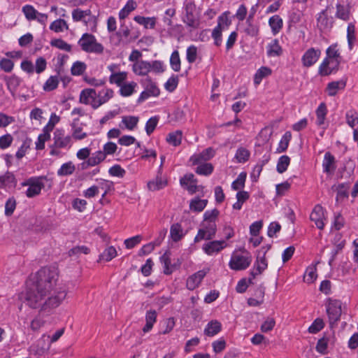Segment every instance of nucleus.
Returning a JSON list of instances; mask_svg holds the SVG:
<instances>
[{
	"label": "nucleus",
	"instance_id": "f257e3e1",
	"mask_svg": "<svg viewBox=\"0 0 358 358\" xmlns=\"http://www.w3.org/2000/svg\"><path fill=\"white\" fill-rule=\"evenodd\" d=\"M58 269L56 266L43 267L37 272V283L29 288L26 293L27 304L32 308H41L46 297L45 289H50L58 280Z\"/></svg>",
	"mask_w": 358,
	"mask_h": 358
},
{
	"label": "nucleus",
	"instance_id": "f03ea898",
	"mask_svg": "<svg viewBox=\"0 0 358 358\" xmlns=\"http://www.w3.org/2000/svg\"><path fill=\"white\" fill-rule=\"evenodd\" d=\"M55 285L51 289H45L47 299L45 298L44 303L42 306V311H50L58 307L63 300L66 298L67 291L64 288H59L54 289Z\"/></svg>",
	"mask_w": 358,
	"mask_h": 358
},
{
	"label": "nucleus",
	"instance_id": "7ed1b4c3",
	"mask_svg": "<svg viewBox=\"0 0 358 358\" xmlns=\"http://www.w3.org/2000/svg\"><path fill=\"white\" fill-rule=\"evenodd\" d=\"M252 261L251 254L245 250L234 251L229 262V266L234 271H243L249 267Z\"/></svg>",
	"mask_w": 358,
	"mask_h": 358
},
{
	"label": "nucleus",
	"instance_id": "20e7f679",
	"mask_svg": "<svg viewBox=\"0 0 358 358\" xmlns=\"http://www.w3.org/2000/svg\"><path fill=\"white\" fill-rule=\"evenodd\" d=\"M80 49L87 53L100 55L103 52V45L99 43L96 37L89 33L83 34L78 41Z\"/></svg>",
	"mask_w": 358,
	"mask_h": 358
},
{
	"label": "nucleus",
	"instance_id": "39448f33",
	"mask_svg": "<svg viewBox=\"0 0 358 358\" xmlns=\"http://www.w3.org/2000/svg\"><path fill=\"white\" fill-rule=\"evenodd\" d=\"M183 10V22L189 27L196 28L199 25V17L196 14V5L193 1L185 0Z\"/></svg>",
	"mask_w": 358,
	"mask_h": 358
},
{
	"label": "nucleus",
	"instance_id": "423d86ee",
	"mask_svg": "<svg viewBox=\"0 0 358 358\" xmlns=\"http://www.w3.org/2000/svg\"><path fill=\"white\" fill-rule=\"evenodd\" d=\"M143 87V91L140 94L138 98V102L142 103L151 96L157 97L160 94V90L157 83L150 78H146L141 81Z\"/></svg>",
	"mask_w": 358,
	"mask_h": 358
},
{
	"label": "nucleus",
	"instance_id": "0eeeda50",
	"mask_svg": "<svg viewBox=\"0 0 358 358\" xmlns=\"http://www.w3.org/2000/svg\"><path fill=\"white\" fill-rule=\"evenodd\" d=\"M45 177H31L22 183V186H28L26 195L29 198L38 195L44 187L43 180Z\"/></svg>",
	"mask_w": 358,
	"mask_h": 358
},
{
	"label": "nucleus",
	"instance_id": "6e6552de",
	"mask_svg": "<svg viewBox=\"0 0 358 358\" xmlns=\"http://www.w3.org/2000/svg\"><path fill=\"white\" fill-rule=\"evenodd\" d=\"M72 19L74 22H83L86 26L96 27V17L92 14L90 9H74L72 11Z\"/></svg>",
	"mask_w": 358,
	"mask_h": 358
},
{
	"label": "nucleus",
	"instance_id": "1a4fd4ad",
	"mask_svg": "<svg viewBox=\"0 0 358 358\" xmlns=\"http://www.w3.org/2000/svg\"><path fill=\"white\" fill-rule=\"evenodd\" d=\"M327 314L331 324L337 322L341 317L342 309L341 302L338 300L329 299L325 303Z\"/></svg>",
	"mask_w": 358,
	"mask_h": 358
},
{
	"label": "nucleus",
	"instance_id": "9d476101",
	"mask_svg": "<svg viewBox=\"0 0 358 358\" xmlns=\"http://www.w3.org/2000/svg\"><path fill=\"white\" fill-rule=\"evenodd\" d=\"M22 11L26 19L29 21H37L44 27L48 22V16L47 14L39 13L31 5H25L22 7Z\"/></svg>",
	"mask_w": 358,
	"mask_h": 358
},
{
	"label": "nucleus",
	"instance_id": "9b49d317",
	"mask_svg": "<svg viewBox=\"0 0 358 358\" xmlns=\"http://www.w3.org/2000/svg\"><path fill=\"white\" fill-rule=\"evenodd\" d=\"M310 220L319 229H322L327 222V211L322 206L316 205L310 213Z\"/></svg>",
	"mask_w": 358,
	"mask_h": 358
},
{
	"label": "nucleus",
	"instance_id": "f8f14e48",
	"mask_svg": "<svg viewBox=\"0 0 358 358\" xmlns=\"http://www.w3.org/2000/svg\"><path fill=\"white\" fill-rule=\"evenodd\" d=\"M229 246L225 240L209 241L205 243L202 246V250L208 256L217 255L222 250Z\"/></svg>",
	"mask_w": 358,
	"mask_h": 358
},
{
	"label": "nucleus",
	"instance_id": "ddd939ff",
	"mask_svg": "<svg viewBox=\"0 0 358 358\" xmlns=\"http://www.w3.org/2000/svg\"><path fill=\"white\" fill-rule=\"evenodd\" d=\"M54 146L58 148L69 150L72 146V137L65 135L64 130L57 129L53 134Z\"/></svg>",
	"mask_w": 358,
	"mask_h": 358
},
{
	"label": "nucleus",
	"instance_id": "4468645a",
	"mask_svg": "<svg viewBox=\"0 0 358 358\" xmlns=\"http://www.w3.org/2000/svg\"><path fill=\"white\" fill-rule=\"evenodd\" d=\"M216 233L215 222H204L203 227L198 231L194 238V242H199L201 240H211Z\"/></svg>",
	"mask_w": 358,
	"mask_h": 358
},
{
	"label": "nucleus",
	"instance_id": "2eb2a0df",
	"mask_svg": "<svg viewBox=\"0 0 358 358\" xmlns=\"http://www.w3.org/2000/svg\"><path fill=\"white\" fill-rule=\"evenodd\" d=\"M48 339L49 336L43 334L37 341L36 344L32 345L29 347L30 353L38 357L43 355L50 348V343H49Z\"/></svg>",
	"mask_w": 358,
	"mask_h": 358
},
{
	"label": "nucleus",
	"instance_id": "dca6fc26",
	"mask_svg": "<svg viewBox=\"0 0 358 358\" xmlns=\"http://www.w3.org/2000/svg\"><path fill=\"white\" fill-rule=\"evenodd\" d=\"M80 102L85 105H90L93 108H99L97 100V92L95 90L91 88H86L80 92Z\"/></svg>",
	"mask_w": 358,
	"mask_h": 358
},
{
	"label": "nucleus",
	"instance_id": "f3484780",
	"mask_svg": "<svg viewBox=\"0 0 358 358\" xmlns=\"http://www.w3.org/2000/svg\"><path fill=\"white\" fill-rule=\"evenodd\" d=\"M341 61L329 59H324L318 67V74L322 76H327L336 73L340 65Z\"/></svg>",
	"mask_w": 358,
	"mask_h": 358
},
{
	"label": "nucleus",
	"instance_id": "a211bd4d",
	"mask_svg": "<svg viewBox=\"0 0 358 358\" xmlns=\"http://www.w3.org/2000/svg\"><path fill=\"white\" fill-rule=\"evenodd\" d=\"M321 50L319 48H310L305 51L301 57V63L304 67H310L317 62L320 56Z\"/></svg>",
	"mask_w": 358,
	"mask_h": 358
},
{
	"label": "nucleus",
	"instance_id": "6ab92c4d",
	"mask_svg": "<svg viewBox=\"0 0 358 358\" xmlns=\"http://www.w3.org/2000/svg\"><path fill=\"white\" fill-rule=\"evenodd\" d=\"M266 52L268 57H280L283 55L284 49L278 38H273L267 43Z\"/></svg>",
	"mask_w": 358,
	"mask_h": 358
},
{
	"label": "nucleus",
	"instance_id": "aec40b11",
	"mask_svg": "<svg viewBox=\"0 0 358 358\" xmlns=\"http://www.w3.org/2000/svg\"><path fill=\"white\" fill-rule=\"evenodd\" d=\"M208 271V269H203L189 275L186 280L187 288L189 290H194L197 288L206 275Z\"/></svg>",
	"mask_w": 358,
	"mask_h": 358
},
{
	"label": "nucleus",
	"instance_id": "412c9836",
	"mask_svg": "<svg viewBox=\"0 0 358 358\" xmlns=\"http://www.w3.org/2000/svg\"><path fill=\"white\" fill-rule=\"evenodd\" d=\"M160 262L163 265L164 273L166 275L171 274L176 271L180 265V262L178 259H174L173 262H171L170 255L168 252H165L161 257Z\"/></svg>",
	"mask_w": 358,
	"mask_h": 358
},
{
	"label": "nucleus",
	"instance_id": "4be33fe9",
	"mask_svg": "<svg viewBox=\"0 0 358 358\" xmlns=\"http://www.w3.org/2000/svg\"><path fill=\"white\" fill-rule=\"evenodd\" d=\"M268 250V248H262L259 251L257 257L256 262L255 263V271L252 272L253 276L262 273L267 268V262L264 257L266 252Z\"/></svg>",
	"mask_w": 358,
	"mask_h": 358
},
{
	"label": "nucleus",
	"instance_id": "5701e85b",
	"mask_svg": "<svg viewBox=\"0 0 358 358\" xmlns=\"http://www.w3.org/2000/svg\"><path fill=\"white\" fill-rule=\"evenodd\" d=\"M347 83V78H342L338 80H334L327 84L326 92L329 96H336L340 91L344 90Z\"/></svg>",
	"mask_w": 358,
	"mask_h": 358
},
{
	"label": "nucleus",
	"instance_id": "b1692460",
	"mask_svg": "<svg viewBox=\"0 0 358 358\" xmlns=\"http://www.w3.org/2000/svg\"><path fill=\"white\" fill-rule=\"evenodd\" d=\"M215 152L211 148H208L203 150L200 153L194 154L189 158V162L192 164H201V162H206L215 156Z\"/></svg>",
	"mask_w": 358,
	"mask_h": 358
},
{
	"label": "nucleus",
	"instance_id": "393cba45",
	"mask_svg": "<svg viewBox=\"0 0 358 358\" xmlns=\"http://www.w3.org/2000/svg\"><path fill=\"white\" fill-rule=\"evenodd\" d=\"M106 160V157L101 152V150H97L90 154V157L87 161L83 162L81 165L83 169H87L99 166Z\"/></svg>",
	"mask_w": 358,
	"mask_h": 358
},
{
	"label": "nucleus",
	"instance_id": "a878e982",
	"mask_svg": "<svg viewBox=\"0 0 358 358\" xmlns=\"http://www.w3.org/2000/svg\"><path fill=\"white\" fill-rule=\"evenodd\" d=\"M182 187L187 189L190 194H194L199 191V186L196 185V180L192 173L186 174L180 180Z\"/></svg>",
	"mask_w": 358,
	"mask_h": 358
},
{
	"label": "nucleus",
	"instance_id": "bb28decb",
	"mask_svg": "<svg viewBox=\"0 0 358 358\" xmlns=\"http://www.w3.org/2000/svg\"><path fill=\"white\" fill-rule=\"evenodd\" d=\"M322 166L323 172L327 174L331 175L336 170V166L335 157L329 152L324 154Z\"/></svg>",
	"mask_w": 358,
	"mask_h": 358
},
{
	"label": "nucleus",
	"instance_id": "cd10ccee",
	"mask_svg": "<svg viewBox=\"0 0 358 358\" xmlns=\"http://www.w3.org/2000/svg\"><path fill=\"white\" fill-rule=\"evenodd\" d=\"M243 32L250 37H257L259 35V24L252 20V16H248L246 19Z\"/></svg>",
	"mask_w": 358,
	"mask_h": 358
},
{
	"label": "nucleus",
	"instance_id": "c85d7f7f",
	"mask_svg": "<svg viewBox=\"0 0 358 358\" xmlns=\"http://www.w3.org/2000/svg\"><path fill=\"white\" fill-rule=\"evenodd\" d=\"M167 184L166 178L158 174L154 179L148 181L147 186L150 191L155 192L164 188Z\"/></svg>",
	"mask_w": 358,
	"mask_h": 358
},
{
	"label": "nucleus",
	"instance_id": "c756f323",
	"mask_svg": "<svg viewBox=\"0 0 358 358\" xmlns=\"http://www.w3.org/2000/svg\"><path fill=\"white\" fill-rule=\"evenodd\" d=\"M273 36L278 34L283 27V20L278 15L271 16L268 21Z\"/></svg>",
	"mask_w": 358,
	"mask_h": 358
},
{
	"label": "nucleus",
	"instance_id": "7c9ffc66",
	"mask_svg": "<svg viewBox=\"0 0 358 358\" xmlns=\"http://www.w3.org/2000/svg\"><path fill=\"white\" fill-rule=\"evenodd\" d=\"M133 73L136 76H146L150 73V62L142 60L131 64Z\"/></svg>",
	"mask_w": 358,
	"mask_h": 358
},
{
	"label": "nucleus",
	"instance_id": "2f4dec72",
	"mask_svg": "<svg viewBox=\"0 0 358 358\" xmlns=\"http://www.w3.org/2000/svg\"><path fill=\"white\" fill-rule=\"evenodd\" d=\"M222 324L217 320H212L206 324L203 333L206 336L213 337L219 334L222 330Z\"/></svg>",
	"mask_w": 358,
	"mask_h": 358
},
{
	"label": "nucleus",
	"instance_id": "473e14b6",
	"mask_svg": "<svg viewBox=\"0 0 358 358\" xmlns=\"http://www.w3.org/2000/svg\"><path fill=\"white\" fill-rule=\"evenodd\" d=\"M137 83L134 81L126 82L120 87L118 93L122 97H129L136 92Z\"/></svg>",
	"mask_w": 358,
	"mask_h": 358
},
{
	"label": "nucleus",
	"instance_id": "72a5a7b5",
	"mask_svg": "<svg viewBox=\"0 0 358 358\" xmlns=\"http://www.w3.org/2000/svg\"><path fill=\"white\" fill-rule=\"evenodd\" d=\"M187 231L184 230L182 225L179 223L173 224L170 228V237L174 242H178L182 239L186 235Z\"/></svg>",
	"mask_w": 358,
	"mask_h": 358
},
{
	"label": "nucleus",
	"instance_id": "f704fd0d",
	"mask_svg": "<svg viewBox=\"0 0 358 358\" xmlns=\"http://www.w3.org/2000/svg\"><path fill=\"white\" fill-rule=\"evenodd\" d=\"M134 20L138 24L143 26L145 29H154L156 25L157 18L155 17H144L136 15Z\"/></svg>",
	"mask_w": 358,
	"mask_h": 358
},
{
	"label": "nucleus",
	"instance_id": "c9c22d12",
	"mask_svg": "<svg viewBox=\"0 0 358 358\" xmlns=\"http://www.w3.org/2000/svg\"><path fill=\"white\" fill-rule=\"evenodd\" d=\"M157 313L155 310H150L146 312L145 314V324L143 327V333H148L150 331L157 322Z\"/></svg>",
	"mask_w": 358,
	"mask_h": 358
},
{
	"label": "nucleus",
	"instance_id": "e433bc0d",
	"mask_svg": "<svg viewBox=\"0 0 358 358\" xmlns=\"http://www.w3.org/2000/svg\"><path fill=\"white\" fill-rule=\"evenodd\" d=\"M272 74V69L268 66H261L258 69L254 76V84L259 85L262 80Z\"/></svg>",
	"mask_w": 358,
	"mask_h": 358
},
{
	"label": "nucleus",
	"instance_id": "4c0bfd02",
	"mask_svg": "<svg viewBox=\"0 0 358 358\" xmlns=\"http://www.w3.org/2000/svg\"><path fill=\"white\" fill-rule=\"evenodd\" d=\"M114 95L113 90L109 87H104L97 93L99 107L107 103Z\"/></svg>",
	"mask_w": 358,
	"mask_h": 358
},
{
	"label": "nucleus",
	"instance_id": "58836bf2",
	"mask_svg": "<svg viewBox=\"0 0 358 358\" xmlns=\"http://www.w3.org/2000/svg\"><path fill=\"white\" fill-rule=\"evenodd\" d=\"M336 17L343 21H348L350 18V8L348 5L336 4Z\"/></svg>",
	"mask_w": 358,
	"mask_h": 358
},
{
	"label": "nucleus",
	"instance_id": "ea45409f",
	"mask_svg": "<svg viewBox=\"0 0 358 358\" xmlns=\"http://www.w3.org/2000/svg\"><path fill=\"white\" fill-rule=\"evenodd\" d=\"M139 119L136 116L127 115L122 117V121L120 124V127H124L127 129L131 131L134 130L138 124Z\"/></svg>",
	"mask_w": 358,
	"mask_h": 358
},
{
	"label": "nucleus",
	"instance_id": "a19ab883",
	"mask_svg": "<svg viewBox=\"0 0 358 358\" xmlns=\"http://www.w3.org/2000/svg\"><path fill=\"white\" fill-rule=\"evenodd\" d=\"M250 157V152L246 148L239 147L236 151L234 161L236 163L243 164L248 162Z\"/></svg>",
	"mask_w": 358,
	"mask_h": 358
},
{
	"label": "nucleus",
	"instance_id": "79ce46f5",
	"mask_svg": "<svg viewBox=\"0 0 358 358\" xmlns=\"http://www.w3.org/2000/svg\"><path fill=\"white\" fill-rule=\"evenodd\" d=\"M128 73L127 71H120L117 73L110 74L109 76V83L120 87L127 80Z\"/></svg>",
	"mask_w": 358,
	"mask_h": 358
},
{
	"label": "nucleus",
	"instance_id": "37998d69",
	"mask_svg": "<svg viewBox=\"0 0 358 358\" xmlns=\"http://www.w3.org/2000/svg\"><path fill=\"white\" fill-rule=\"evenodd\" d=\"M327 108L324 103H321L315 110L316 124L321 127L324 124L327 114Z\"/></svg>",
	"mask_w": 358,
	"mask_h": 358
},
{
	"label": "nucleus",
	"instance_id": "c03bdc74",
	"mask_svg": "<svg viewBox=\"0 0 358 358\" xmlns=\"http://www.w3.org/2000/svg\"><path fill=\"white\" fill-rule=\"evenodd\" d=\"M331 343H332L331 338L324 336L317 341L315 346L316 351L323 355H327L329 353L328 345Z\"/></svg>",
	"mask_w": 358,
	"mask_h": 358
},
{
	"label": "nucleus",
	"instance_id": "a18cd8bd",
	"mask_svg": "<svg viewBox=\"0 0 358 358\" xmlns=\"http://www.w3.org/2000/svg\"><path fill=\"white\" fill-rule=\"evenodd\" d=\"M317 277L316 264L308 266L303 275V281L307 284H311L316 280Z\"/></svg>",
	"mask_w": 358,
	"mask_h": 358
},
{
	"label": "nucleus",
	"instance_id": "49530a36",
	"mask_svg": "<svg viewBox=\"0 0 358 358\" xmlns=\"http://www.w3.org/2000/svg\"><path fill=\"white\" fill-rule=\"evenodd\" d=\"M292 136L289 131H286L281 139L280 140L278 147L276 148V152L281 153L286 151L288 148L289 144L292 140Z\"/></svg>",
	"mask_w": 358,
	"mask_h": 358
},
{
	"label": "nucleus",
	"instance_id": "de8ad7c7",
	"mask_svg": "<svg viewBox=\"0 0 358 358\" xmlns=\"http://www.w3.org/2000/svg\"><path fill=\"white\" fill-rule=\"evenodd\" d=\"M229 15L230 12L228 10L222 13L217 18V24L215 28L222 31L227 29L231 23Z\"/></svg>",
	"mask_w": 358,
	"mask_h": 358
},
{
	"label": "nucleus",
	"instance_id": "09e8293b",
	"mask_svg": "<svg viewBox=\"0 0 358 358\" xmlns=\"http://www.w3.org/2000/svg\"><path fill=\"white\" fill-rule=\"evenodd\" d=\"M117 255V250L114 246L107 247L99 256V262H108L111 261Z\"/></svg>",
	"mask_w": 358,
	"mask_h": 358
},
{
	"label": "nucleus",
	"instance_id": "8fccbe9b",
	"mask_svg": "<svg viewBox=\"0 0 358 358\" xmlns=\"http://www.w3.org/2000/svg\"><path fill=\"white\" fill-rule=\"evenodd\" d=\"M192 165H197L195 172L201 176H210L213 170L214 166L210 163L201 162V164H192Z\"/></svg>",
	"mask_w": 358,
	"mask_h": 358
},
{
	"label": "nucleus",
	"instance_id": "3c124183",
	"mask_svg": "<svg viewBox=\"0 0 358 358\" xmlns=\"http://www.w3.org/2000/svg\"><path fill=\"white\" fill-rule=\"evenodd\" d=\"M347 41L348 48L352 50L356 42V28L352 22L349 23L347 27Z\"/></svg>",
	"mask_w": 358,
	"mask_h": 358
},
{
	"label": "nucleus",
	"instance_id": "603ef678",
	"mask_svg": "<svg viewBox=\"0 0 358 358\" xmlns=\"http://www.w3.org/2000/svg\"><path fill=\"white\" fill-rule=\"evenodd\" d=\"M15 177L12 173L8 171L3 175L0 176V189L15 186Z\"/></svg>",
	"mask_w": 358,
	"mask_h": 358
},
{
	"label": "nucleus",
	"instance_id": "864d4df0",
	"mask_svg": "<svg viewBox=\"0 0 358 358\" xmlns=\"http://www.w3.org/2000/svg\"><path fill=\"white\" fill-rule=\"evenodd\" d=\"M136 2L134 0H129L119 12V18L120 20H124L127 16L136 8Z\"/></svg>",
	"mask_w": 358,
	"mask_h": 358
},
{
	"label": "nucleus",
	"instance_id": "5fc2aeb1",
	"mask_svg": "<svg viewBox=\"0 0 358 358\" xmlns=\"http://www.w3.org/2000/svg\"><path fill=\"white\" fill-rule=\"evenodd\" d=\"M182 133L180 130L169 133L166 136V141L169 144L176 147L182 142Z\"/></svg>",
	"mask_w": 358,
	"mask_h": 358
},
{
	"label": "nucleus",
	"instance_id": "6e6d98bb",
	"mask_svg": "<svg viewBox=\"0 0 358 358\" xmlns=\"http://www.w3.org/2000/svg\"><path fill=\"white\" fill-rule=\"evenodd\" d=\"M76 170V166L71 161L64 163L60 168L57 170V174L58 176H66L73 173Z\"/></svg>",
	"mask_w": 358,
	"mask_h": 358
},
{
	"label": "nucleus",
	"instance_id": "4d7b16f0",
	"mask_svg": "<svg viewBox=\"0 0 358 358\" xmlns=\"http://www.w3.org/2000/svg\"><path fill=\"white\" fill-rule=\"evenodd\" d=\"M29 118L33 123L35 122L36 124L41 125L45 120L43 110L38 107L34 108L29 113Z\"/></svg>",
	"mask_w": 358,
	"mask_h": 358
},
{
	"label": "nucleus",
	"instance_id": "13d9d810",
	"mask_svg": "<svg viewBox=\"0 0 358 358\" xmlns=\"http://www.w3.org/2000/svg\"><path fill=\"white\" fill-rule=\"evenodd\" d=\"M207 203V199H201L196 197L190 201L189 208L192 211L201 212L206 208Z\"/></svg>",
	"mask_w": 358,
	"mask_h": 358
},
{
	"label": "nucleus",
	"instance_id": "bf43d9fd",
	"mask_svg": "<svg viewBox=\"0 0 358 358\" xmlns=\"http://www.w3.org/2000/svg\"><path fill=\"white\" fill-rule=\"evenodd\" d=\"M50 29L54 32L59 33L68 30L69 26L64 20L57 19L50 24Z\"/></svg>",
	"mask_w": 358,
	"mask_h": 358
},
{
	"label": "nucleus",
	"instance_id": "052dcab7",
	"mask_svg": "<svg viewBox=\"0 0 358 358\" xmlns=\"http://www.w3.org/2000/svg\"><path fill=\"white\" fill-rule=\"evenodd\" d=\"M317 27L320 29H327L330 27L331 25L329 22V20L327 16V10H323L318 13L317 17Z\"/></svg>",
	"mask_w": 358,
	"mask_h": 358
},
{
	"label": "nucleus",
	"instance_id": "680f3d73",
	"mask_svg": "<svg viewBox=\"0 0 358 358\" xmlns=\"http://www.w3.org/2000/svg\"><path fill=\"white\" fill-rule=\"evenodd\" d=\"M290 157L287 155L280 157L276 165V170L279 173L285 172L290 164Z\"/></svg>",
	"mask_w": 358,
	"mask_h": 358
},
{
	"label": "nucleus",
	"instance_id": "e2e57ef3",
	"mask_svg": "<svg viewBox=\"0 0 358 358\" xmlns=\"http://www.w3.org/2000/svg\"><path fill=\"white\" fill-rule=\"evenodd\" d=\"M50 43L52 47L62 50L66 52H71L72 50V45L61 38H54L50 41Z\"/></svg>",
	"mask_w": 358,
	"mask_h": 358
},
{
	"label": "nucleus",
	"instance_id": "0e129e2a",
	"mask_svg": "<svg viewBox=\"0 0 358 358\" xmlns=\"http://www.w3.org/2000/svg\"><path fill=\"white\" fill-rule=\"evenodd\" d=\"M87 69V65L81 61H76L73 63L71 68V73L73 76H81Z\"/></svg>",
	"mask_w": 358,
	"mask_h": 358
},
{
	"label": "nucleus",
	"instance_id": "69168bd1",
	"mask_svg": "<svg viewBox=\"0 0 358 358\" xmlns=\"http://www.w3.org/2000/svg\"><path fill=\"white\" fill-rule=\"evenodd\" d=\"M50 133L43 129L42 133L38 136L36 141L35 142L36 150H43L45 148V143L46 141L50 140Z\"/></svg>",
	"mask_w": 358,
	"mask_h": 358
},
{
	"label": "nucleus",
	"instance_id": "338daca9",
	"mask_svg": "<svg viewBox=\"0 0 358 358\" xmlns=\"http://www.w3.org/2000/svg\"><path fill=\"white\" fill-rule=\"evenodd\" d=\"M170 66L171 68L175 71L178 72L180 70L181 62L178 50H174L170 57Z\"/></svg>",
	"mask_w": 358,
	"mask_h": 358
},
{
	"label": "nucleus",
	"instance_id": "774afa93",
	"mask_svg": "<svg viewBox=\"0 0 358 358\" xmlns=\"http://www.w3.org/2000/svg\"><path fill=\"white\" fill-rule=\"evenodd\" d=\"M345 120L349 127L354 129L358 125V113L354 110L347 111Z\"/></svg>",
	"mask_w": 358,
	"mask_h": 358
}]
</instances>
